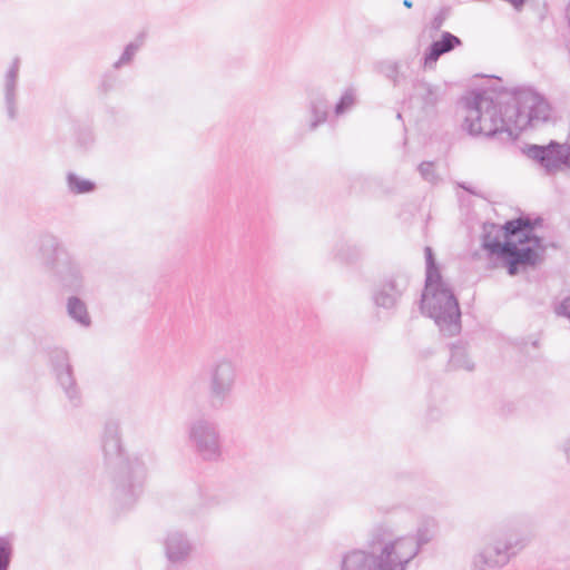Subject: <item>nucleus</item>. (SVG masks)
Returning a JSON list of instances; mask_svg holds the SVG:
<instances>
[{"label": "nucleus", "mask_w": 570, "mask_h": 570, "mask_svg": "<svg viewBox=\"0 0 570 570\" xmlns=\"http://www.w3.org/2000/svg\"><path fill=\"white\" fill-rule=\"evenodd\" d=\"M72 294L68 297L66 308L68 316L82 327L91 325V317L89 315L87 304L78 296Z\"/></svg>", "instance_id": "obj_21"}, {"label": "nucleus", "mask_w": 570, "mask_h": 570, "mask_svg": "<svg viewBox=\"0 0 570 570\" xmlns=\"http://www.w3.org/2000/svg\"><path fill=\"white\" fill-rule=\"evenodd\" d=\"M102 452L112 485V500L119 509H129L144 491L147 469L140 456L128 455L125 452L120 424L116 420L105 424Z\"/></svg>", "instance_id": "obj_2"}, {"label": "nucleus", "mask_w": 570, "mask_h": 570, "mask_svg": "<svg viewBox=\"0 0 570 570\" xmlns=\"http://www.w3.org/2000/svg\"><path fill=\"white\" fill-rule=\"evenodd\" d=\"M95 140V134L90 127H81L76 132V144L83 151L91 149Z\"/></svg>", "instance_id": "obj_30"}, {"label": "nucleus", "mask_w": 570, "mask_h": 570, "mask_svg": "<svg viewBox=\"0 0 570 570\" xmlns=\"http://www.w3.org/2000/svg\"><path fill=\"white\" fill-rule=\"evenodd\" d=\"M48 360L55 380L69 406L71 409L80 407L82 405V393L75 377L67 351L61 347H52L48 351Z\"/></svg>", "instance_id": "obj_9"}, {"label": "nucleus", "mask_w": 570, "mask_h": 570, "mask_svg": "<svg viewBox=\"0 0 570 570\" xmlns=\"http://www.w3.org/2000/svg\"><path fill=\"white\" fill-rule=\"evenodd\" d=\"M417 170L421 177L431 184H435L439 180V176L435 173V164L433 161H422Z\"/></svg>", "instance_id": "obj_32"}, {"label": "nucleus", "mask_w": 570, "mask_h": 570, "mask_svg": "<svg viewBox=\"0 0 570 570\" xmlns=\"http://www.w3.org/2000/svg\"><path fill=\"white\" fill-rule=\"evenodd\" d=\"M403 551H409V547H407V546H405V547L403 548Z\"/></svg>", "instance_id": "obj_43"}, {"label": "nucleus", "mask_w": 570, "mask_h": 570, "mask_svg": "<svg viewBox=\"0 0 570 570\" xmlns=\"http://www.w3.org/2000/svg\"><path fill=\"white\" fill-rule=\"evenodd\" d=\"M450 352V360L448 363L449 370H465L469 372L474 370V362L469 357L466 348L463 344H451Z\"/></svg>", "instance_id": "obj_22"}, {"label": "nucleus", "mask_w": 570, "mask_h": 570, "mask_svg": "<svg viewBox=\"0 0 570 570\" xmlns=\"http://www.w3.org/2000/svg\"><path fill=\"white\" fill-rule=\"evenodd\" d=\"M118 70L119 69H114L112 67L111 69L102 73L100 82L98 85V91L100 95L107 96L120 86V76L118 73Z\"/></svg>", "instance_id": "obj_28"}, {"label": "nucleus", "mask_w": 570, "mask_h": 570, "mask_svg": "<svg viewBox=\"0 0 570 570\" xmlns=\"http://www.w3.org/2000/svg\"><path fill=\"white\" fill-rule=\"evenodd\" d=\"M333 256L343 264L353 265L364 256V247L348 240H338L333 248Z\"/></svg>", "instance_id": "obj_20"}, {"label": "nucleus", "mask_w": 570, "mask_h": 570, "mask_svg": "<svg viewBox=\"0 0 570 570\" xmlns=\"http://www.w3.org/2000/svg\"><path fill=\"white\" fill-rule=\"evenodd\" d=\"M68 189L73 195H86L97 190V184L88 178H82L76 173L69 171L66 176Z\"/></svg>", "instance_id": "obj_24"}, {"label": "nucleus", "mask_w": 570, "mask_h": 570, "mask_svg": "<svg viewBox=\"0 0 570 570\" xmlns=\"http://www.w3.org/2000/svg\"><path fill=\"white\" fill-rule=\"evenodd\" d=\"M188 442L203 461L218 462L223 456V440L219 425L208 417H198L187 428Z\"/></svg>", "instance_id": "obj_7"}, {"label": "nucleus", "mask_w": 570, "mask_h": 570, "mask_svg": "<svg viewBox=\"0 0 570 570\" xmlns=\"http://www.w3.org/2000/svg\"><path fill=\"white\" fill-rule=\"evenodd\" d=\"M403 6L407 9H411L413 7L412 0H403Z\"/></svg>", "instance_id": "obj_40"}, {"label": "nucleus", "mask_w": 570, "mask_h": 570, "mask_svg": "<svg viewBox=\"0 0 570 570\" xmlns=\"http://www.w3.org/2000/svg\"><path fill=\"white\" fill-rule=\"evenodd\" d=\"M13 533L0 535V570H10L14 558Z\"/></svg>", "instance_id": "obj_26"}, {"label": "nucleus", "mask_w": 570, "mask_h": 570, "mask_svg": "<svg viewBox=\"0 0 570 570\" xmlns=\"http://www.w3.org/2000/svg\"><path fill=\"white\" fill-rule=\"evenodd\" d=\"M355 102V96L352 90H346L334 106L336 116H342L348 111Z\"/></svg>", "instance_id": "obj_31"}, {"label": "nucleus", "mask_w": 570, "mask_h": 570, "mask_svg": "<svg viewBox=\"0 0 570 570\" xmlns=\"http://www.w3.org/2000/svg\"><path fill=\"white\" fill-rule=\"evenodd\" d=\"M481 247L487 257L498 261L510 276L518 275L521 268L535 266L546 249L531 219L523 217L507 220L501 227L484 224Z\"/></svg>", "instance_id": "obj_1"}, {"label": "nucleus", "mask_w": 570, "mask_h": 570, "mask_svg": "<svg viewBox=\"0 0 570 570\" xmlns=\"http://www.w3.org/2000/svg\"><path fill=\"white\" fill-rule=\"evenodd\" d=\"M413 97L420 101L423 111L433 112L446 92L445 85H434L424 78L412 81Z\"/></svg>", "instance_id": "obj_16"}, {"label": "nucleus", "mask_w": 570, "mask_h": 570, "mask_svg": "<svg viewBox=\"0 0 570 570\" xmlns=\"http://www.w3.org/2000/svg\"><path fill=\"white\" fill-rule=\"evenodd\" d=\"M443 412L438 405L431 404L426 410V420L430 422H438L441 420Z\"/></svg>", "instance_id": "obj_34"}, {"label": "nucleus", "mask_w": 570, "mask_h": 570, "mask_svg": "<svg viewBox=\"0 0 570 570\" xmlns=\"http://www.w3.org/2000/svg\"><path fill=\"white\" fill-rule=\"evenodd\" d=\"M20 72V58L16 57L3 77L2 91L7 117L16 120L18 116V80Z\"/></svg>", "instance_id": "obj_15"}, {"label": "nucleus", "mask_w": 570, "mask_h": 570, "mask_svg": "<svg viewBox=\"0 0 570 570\" xmlns=\"http://www.w3.org/2000/svg\"><path fill=\"white\" fill-rule=\"evenodd\" d=\"M434 41L444 50L445 53H449L463 45L462 40L450 31H442L440 38Z\"/></svg>", "instance_id": "obj_29"}, {"label": "nucleus", "mask_w": 570, "mask_h": 570, "mask_svg": "<svg viewBox=\"0 0 570 570\" xmlns=\"http://www.w3.org/2000/svg\"><path fill=\"white\" fill-rule=\"evenodd\" d=\"M560 450L566 456V461L570 464V435L562 442Z\"/></svg>", "instance_id": "obj_36"}, {"label": "nucleus", "mask_w": 570, "mask_h": 570, "mask_svg": "<svg viewBox=\"0 0 570 570\" xmlns=\"http://www.w3.org/2000/svg\"><path fill=\"white\" fill-rule=\"evenodd\" d=\"M511 102L508 111L513 114L517 137L528 129L537 128L550 120L551 106L547 99L531 87H517L509 90Z\"/></svg>", "instance_id": "obj_5"}, {"label": "nucleus", "mask_w": 570, "mask_h": 570, "mask_svg": "<svg viewBox=\"0 0 570 570\" xmlns=\"http://www.w3.org/2000/svg\"><path fill=\"white\" fill-rule=\"evenodd\" d=\"M393 538H394V533H393L392 529L389 525L381 523L373 528L371 535H370L368 546L373 552L376 549V547H380L381 552H382L389 544H391L392 546L391 564H397L399 562L402 563V560L396 558V557L401 556L400 553H401V551H403V548H401V546H400L401 538L395 539V540Z\"/></svg>", "instance_id": "obj_18"}, {"label": "nucleus", "mask_w": 570, "mask_h": 570, "mask_svg": "<svg viewBox=\"0 0 570 570\" xmlns=\"http://www.w3.org/2000/svg\"><path fill=\"white\" fill-rule=\"evenodd\" d=\"M491 90L497 95L495 98L484 89L470 90L460 98L459 105L465 110L462 127L470 136L495 138L505 134L508 140H514L518 137L513 114L508 111V104L511 102L509 89L495 86Z\"/></svg>", "instance_id": "obj_3"}, {"label": "nucleus", "mask_w": 570, "mask_h": 570, "mask_svg": "<svg viewBox=\"0 0 570 570\" xmlns=\"http://www.w3.org/2000/svg\"><path fill=\"white\" fill-rule=\"evenodd\" d=\"M361 180H365V178H364L363 176H358V177H356V178H355V180H354V183H353V185H352V188H354V189H355V188H356V183H357V181H361Z\"/></svg>", "instance_id": "obj_41"}, {"label": "nucleus", "mask_w": 570, "mask_h": 570, "mask_svg": "<svg viewBox=\"0 0 570 570\" xmlns=\"http://www.w3.org/2000/svg\"><path fill=\"white\" fill-rule=\"evenodd\" d=\"M392 546L380 554L363 549H352L342 554L340 570H403L402 563L391 564Z\"/></svg>", "instance_id": "obj_11"}, {"label": "nucleus", "mask_w": 570, "mask_h": 570, "mask_svg": "<svg viewBox=\"0 0 570 570\" xmlns=\"http://www.w3.org/2000/svg\"><path fill=\"white\" fill-rule=\"evenodd\" d=\"M445 55L444 50L433 40L424 50L420 65L423 70H434L438 60Z\"/></svg>", "instance_id": "obj_27"}, {"label": "nucleus", "mask_w": 570, "mask_h": 570, "mask_svg": "<svg viewBox=\"0 0 570 570\" xmlns=\"http://www.w3.org/2000/svg\"><path fill=\"white\" fill-rule=\"evenodd\" d=\"M459 186L462 189H464L465 191H468L469 194L476 195L475 190L471 186L466 185L465 183H461V184H459Z\"/></svg>", "instance_id": "obj_38"}, {"label": "nucleus", "mask_w": 570, "mask_h": 570, "mask_svg": "<svg viewBox=\"0 0 570 570\" xmlns=\"http://www.w3.org/2000/svg\"><path fill=\"white\" fill-rule=\"evenodd\" d=\"M557 312L559 315H562L570 320V295L561 301L557 308Z\"/></svg>", "instance_id": "obj_35"}, {"label": "nucleus", "mask_w": 570, "mask_h": 570, "mask_svg": "<svg viewBox=\"0 0 570 570\" xmlns=\"http://www.w3.org/2000/svg\"><path fill=\"white\" fill-rule=\"evenodd\" d=\"M542 222L543 220L541 217H537L534 219H531V225H534V229H535L537 227H540L542 225Z\"/></svg>", "instance_id": "obj_39"}, {"label": "nucleus", "mask_w": 570, "mask_h": 570, "mask_svg": "<svg viewBox=\"0 0 570 570\" xmlns=\"http://www.w3.org/2000/svg\"><path fill=\"white\" fill-rule=\"evenodd\" d=\"M308 130L314 131L321 125L327 121L330 114V104L324 92L317 89H312L308 92Z\"/></svg>", "instance_id": "obj_19"}, {"label": "nucleus", "mask_w": 570, "mask_h": 570, "mask_svg": "<svg viewBox=\"0 0 570 570\" xmlns=\"http://www.w3.org/2000/svg\"><path fill=\"white\" fill-rule=\"evenodd\" d=\"M434 520H424L422 523L417 527L416 534L415 535H409L401 538L400 546L401 548H404L405 546L409 547V551H401V556L397 558L402 560V568L403 570L406 569V566L410 563V561L419 554L422 547L428 544L434 537Z\"/></svg>", "instance_id": "obj_14"}, {"label": "nucleus", "mask_w": 570, "mask_h": 570, "mask_svg": "<svg viewBox=\"0 0 570 570\" xmlns=\"http://www.w3.org/2000/svg\"><path fill=\"white\" fill-rule=\"evenodd\" d=\"M424 257L425 281L420 299L421 313L432 318L444 336H454L461 332L459 299L443 279L432 247H424Z\"/></svg>", "instance_id": "obj_4"}, {"label": "nucleus", "mask_w": 570, "mask_h": 570, "mask_svg": "<svg viewBox=\"0 0 570 570\" xmlns=\"http://www.w3.org/2000/svg\"><path fill=\"white\" fill-rule=\"evenodd\" d=\"M527 546V540L515 533L497 537L493 542L484 547L473 558L475 569L495 568L505 566L512 557Z\"/></svg>", "instance_id": "obj_8"}, {"label": "nucleus", "mask_w": 570, "mask_h": 570, "mask_svg": "<svg viewBox=\"0 0 570 570\" xmlns=\"http://www.w3.org/2000/svg\"><path fill=\"white\" fill-rule=\"evenodd\" d=\"M37 258L40 264L49 272L60 259L62 252H69L52 234H43L38 239Z\"/></svg>", "instance_id": "obj_17"}, {"label": "nucleus", "mask_w": 570, "mask_h": 570, "mask_svg": "<svg viewBox=\"0 0 570 570\" xmlns=\"http://www.w3.org/2000/svg\"><path fill=\"white\" fill-rule=\"evenodd\" d=\"M375 69L379 73L390 80L393 87H399L405 79L404 73L401 71V65L399 61L389 59L381 60L376 62Z\"/></svg>", "instance_id": "obj_23"}, {"label": "nucleus", "mask_w": 570, "mask_h": 570, "mask_svg": "<svg viewBox=\"0 0 570 570\" xmlns=\"http://www.w3.org/2000/svg\"><path fill=\"white\" fill-rule=\"evenodd\" d=\"M144 41L145 35L139 33L134 41L127 43L118 60L112 63L114 69H121L125 66H129L134 61L137 52L142 47Z\"/></svg>", "instance_id": "obj_25"}, {"label": "nucleus", "mask_w": 570, "mask_h": 570, "mask_svg": "<svg viewBox=\"0 0 570 570\" xmlns=\"http://www.w3.org/2000/svg\"><path fill=\"white\" fill-rule=\"evenodd\" d=\"M206 374V400L209 409L220 411L228 407L237 382L236 363L229 357H220L208 366Z\"/></svg>", "instance_id": "obj_6"}, {"label": "nucleus", "mask_w": 570, "mask_h": 570, "mask_svg": "<svg viewBox=\"0 0 570 570\" xmlns=\"http://www.w3.org/2000/svg\"><path fill=\"white\" fill-rule=\"evenodd\" d=\"M48 273L51 281L65 293L81 294L85 291L82 266L70 252H62L60 259Z\"/></svg>", "instance_id": "obj_10"}, {"label": "nucleus", "mask_w": 570, "mask_h": 570, "mask_svg": "<svg viewBox=\"0 0 570 570\" xmlns=\"http://www.w3.org/2000/svg\"><path fill=\"white\" fill-rule=\"evenodd\" d=\"M410 279L406 271H396L384 276L372 289L374 305L386 311L396 308L409 288Z\"/></svg>", "instance_id": "obj_12"}, {"label": "nucleus", "mask_w": 570, "mask_h": 570, "mask_svg": "<svg viewBox=\"0 0 570 570\" xmlns=\"http://www.w3.org/2000/svg\"><path fill=\"white\" fill-rule=\"evenodd\" d=\"M383 33V29L380 27H370L368 35L372 38H376Z\"/></svg>", "instance_id": "obj_37"}, {"label": "nucleus", "mask_w": 570, "mask_h": 570, "mask_svg": "<svg viewBox=\"0 0 570 570\" xmlns=\"http://www.w3.org/2000/svg\"><path fill=\"white\" fill-rule=\"evenodd\" d=\"M396 117H397V119H402V114L397 112Z\"/></svg>", "instance_id": "obj_42"}, {"label": "nucleus", "mask_w": 570, "mask_h": 570, "mask_svg": "<svg viewBox=\"0 0 570 570\" xmlns=\"http://www.w3.org/2000/svg\"><path fill=\"white\" fill-rule=\"evenodd\" d=\"M164 548L169 567H183L189 560L194 544L185 532L171 530L165 538Z\"/></svg>", "instance_id": "obj_13"}, {"label": "nucleus", "mask_w": 570, "mask_h": 570, "mask_svg": "<svg viewBox=\"0 0 570 570\" xmlns=\"http://www.w3.org/2000/svg\"><path fill=\"white\" fill-rule=\"evenodd\" d=\"M450 13L451 9L449 7L441 8L430 22L431 30L434 32L440 31Z\"/></svg>", "instance_id": "obj_33"}]
</instances>
